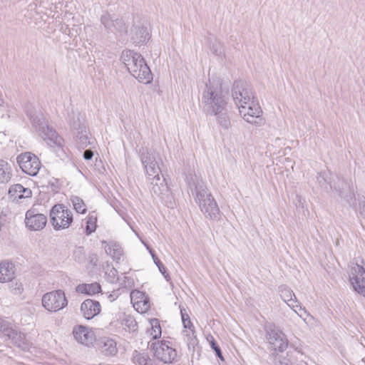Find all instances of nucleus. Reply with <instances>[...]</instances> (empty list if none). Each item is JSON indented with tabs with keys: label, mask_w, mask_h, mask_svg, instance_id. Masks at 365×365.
Returning a JSON list of instances; mask_svg holds the SVG:
<instances>
[{
	"label": "nucleus",
	"mask_w": 365,
	"mask_h": 365,
	"mask_svg": "<svg viewBox=\"0 0 365 365\" xmlns=\"http://www.w3.org/2000/svg\"><path fill=\"white\" fill-rule=\"evenodd\" d=\"M202 110L206 115L216 117L217 123L227 130L230 125V116L228 113L227 101L220 87L210 81L206 83L202 94Z\"/></svg>",
	"instance_id": "1"
},
{
	"label": "nucleus",
	"mask_w": 365,
	"mask_h": 365,
	"mask_svg": "<svg viewBox=\"0 0 365 365\" xmlns=\"http://www.w3.org/2000/svg\"><path fill=\"white\" fill-rule=\"evenodd\" d=\"M120 58L129 73L139 82L148 84L152 81L151 71L140 53L125 50L122 52Z\"/></svg>",
	"instance_id": "2"
},
{
	"label": "nucleus",
	"mask_w": 365,
	"mask_h": 365,
	"mask_svg": "<svg viewBox=\"0 0 365 365\" xmlns=\"http://www.w3.org/2000/svg\"><path fill=\"white\" fill-rule=\"evenodd\" d=\"M26 115L29 118L32 126L39 133L41 138L51 146L62 147L63 139L50 126L44 115L37 112L31 106L26 108Z\"/></svg>",
	"instance_id": "3"
},
{
	"label": "nucleus",
	"mask_w": 365,
	"mask_h": 365,
	"mask_svg": "<svg viewBox=\"0 0 365 365\" xmlns=\"http://www.w3.org/2000/svg\"><path fill=\"white\" fill-rule=\"evenodd\" d=\"M194 186V188L191 187V192L201 212L206 218L219 221L221 219V212L211 192L203 185L198 183Z\"/></svg>",
	"instance_id": "4"
},
{
	"label": "nucleus",
	"mask_w": 365,
	"mask_h": 365,
	"mask_svg": "<svg viewBox=\"0 0 365 365\" xmlns=\"http://www.w3.org/2000/svg\"><path fill=\"white\" fill-rule=\"evenodd\" d=\"M50 221L55 230H65L73 222V213L63 204H56L50 210Z\"/></svg>",
	"instance_id": "5"
},
{
	"label": "nucleus",
	"mask_w": 365,
	"mask_h": 365,
	"mask_svg": "<svg viewBox=\"0 0 365 365\" xmlns=\"http://www.w3.org/2000/svg\"><path fill=\"white\" fill-rule=\"evenodd\" d=\"M150 349L154 351V356L165 364H171L175 361L177 351L169 341L154 342L150 345Z\"/></svg>",
	"instance_id": "6"
},
{
	"label": "nucleus",
	"mask_w": 365,
	"mask_h": 365,
	"mask_svg": "<svg viewBox=\"0 0 365 365\" xmlns=\"http://www.w3.org/2000/svg\"><path fill=\"white\" fill-rule=\"evenodd\" d=\"M232 96L236 106L239 108L241 104L250 103L254 100L251 86L245 81H235L232 88Z\"/></svg>",
	"instance_id": "7"
},
{
	"label": "nucleus",
	"mask_w": 365,
	"mask_h": 365,
	"mask_svg": "<svg viewBox=\"0 0 365 365\" xmlns=\"http://www.w3.org/2000/svg\"><path fill=\"white\" fill-rule=\"evenodd\" d=\"M330 188L334 190L339 197L344 198L349 204L355 199L354 185L351 179H344L336 176V180L330 181Z\"/></svg>",
	"instance_id": "8"
},
{
	"label": "nucleus",
	"mask_w": 365,
	"mask_h": 365,
	"mask_svg": "<svg viewBox=\"0 0 365 365\" xmlns=\"http://www.w3.org/2000/svg\"><path fill=\"white\" fill-rule=\"evenodd\" d=\"M238 109L240 115L247 122L257 126L264 124V120L261 117L262 110L257 101H252L250 103L241 104Z\"/></svg>",
	"instance_id": "9"
},
{
	"label": "nucleus",
	"mask_w": 365,
	"mask_h": 365,
	"mask_svg": "<svg viewBox=\"0 0 365 365\" xmlns=\"http://www.w3.org/2000/svg\"><path fill=\"white\" fill-rule=\"evenodd\" d=\"M266 339L274 351L283 352L288 346V340L284 334L273 324L265 327Z\"/></svg>",
	"instance_id": "10"
},
{
	"label": "nucleus",
	"mask_w": 365,
	"mask_h": 365,
	"mask_svg": "<svg viewBox=\"0 0 365 365\" xmlns=\"http://www.w3.org/2000/svg\"><path fill=\"white\" fill-rule=\"evenodd\" d=\"M16 161L21 170L31 176H36L41 166L38 158L29 152L18 155Z\"/></svg>",
	"instance_id": "11"
},
{
	"label": "nucleus",
	"mask_w": 365,
	"mask_h": 365,
	"mask_svg": "<svg viewBox=\"0 0 365 365\" xmlns=\"http://www.w3.org/2000/svg\"><path fill=\"white\" fill-rule=\"evenodd\" d=\"M42 304L50 312H57L68 304L65 294L61 290H56L45 294L42 297Z\"/></svg>",
	"instance_id": "12"
},
{
	"label": "nucleus",
	"mask_w": 365,
	"mask_h": 365,
	"mask_svg": "<svg viewBox=\"0 0 365 365\" xmlns=\"http://www.w3.org/2000/svg\"><path fill=\"white\" fill-rule=\"evenodd\" d=\"M361 264L358 262L351 267L350 270L349 280L354 289L365 297V263L361 259Z\"/></svg>",
	"instance_id": "13"
},
{
	"label": "nucleus",
	"mask_w": 365,
	"mask_h": 365,
	"mask_svg": "<svg viewBox=\"0 0 365 365\" xmlns=\"http://www.w3.org/2000/svg\"><path fill=\"white\" fill-rule=\"evenodd\" d=\"M101 23L108 34H126L128 31V26L122 17L113 18L110 14L106 13L101 16Z\"/></svg>",
	"instance_id": "14"
},
{
	"label": "nucleus",
	"mask_w": 365,
	"mask_h": 365,
	"mask_svg": "<svg viewBox=\"0 0 365 365\" xmlns=\"http://www.w3.org/2000/svg\"><path fill=\"white\" fill-rule=\"evenodd\" d=\"M47 223V217L43 214L36 213L34 210H29L26 212L25 224L26 227L34 231L43 230Z\"/></svg>",
	"instance_id": "15"
},
{
	"label": "nucleus",
	"mask_w": 365,
	"mask_h": 365,
	"mask_svg": "<svg viewBox=\"0 0 365 365\" xmlns=\"http://www.w3.org/2000/svg\"><path fill=\"white\" fill-rule=\"evenodd\" d=\"M73 334L78 342L87 346L93 345L96 340L94 332L83 325L75 327Z\"/></svg>",
	"instance_id": "16"
},
{
	"label": "nucleus",
	"mask_w": 365,
	"mask_h": 365,
	"mask_svg": "<svg viewBox=\"0 0 365 365\" xmlns=\"http://www.w3.org/2000/svg\"><path fill=\"white\" fill-rule=\"evenodd\" d=\"M149 179L151 180L150 189L153 193L162 199L169 195L170 190L163 175L160 177V174H158V176H152Z\"/></svg>",
	"instance_id": "17"
},
{
	"label": "nucleus",
	"mask_w": 365,
	"mask_h": 365,
	"mask_svg": "<svg viewBox=\"0 0 365 365\" xmlns=\"http://www.w3.org/2000/svg\"><path fill=\"white\" fill-rule=\"evenodd\" d=\"M101 310L98 301L88 299L83 301L81 305V312L86 319H91L97 316Z\"/></svg>",
	"instance_id": "18"
},
{
	"label": "nucleus",
	"mask_w": 365,
	"mask_h": 365,
	"mask_svg": "<svg viewBox=\"0 0 365 365\" xmlns=\"http://www.w3.org/2000/svg\"><path fill=\"white\" fill-rule=\"evenodd\" d=\"M8 194L13 201H19L24 198L31 197L32 192L21 184H15L9 187Z\"/></svg>",
	"instance_id": "19"
},
{
	"label": "nucleus",
	"mask_w": 365,
	"mask_h": 365,
	"mask_svg": "<svg viewBox=\"0 0 365 365\" xmlns=\"http://www.w3.org/2000/svg\"><path fill=\"white\" fill-rule=\"evenodd\" d=\"M15 277V265L12 262H0V282L11 281Z\"/></svg>",
	"instance_id": "20"
},
{
	"label": "nucleus",
	"mask_w": 365,
	"mask_h": 365,
	"mask_svg": "<svg viewBox=\"0 0 365 365\" xmlns=\"http://www.w3.org/2000/svg\"><path fill=\"white\" fill-rule=\"evenodd\" d=\"M12 341L14 344L24 351L29 350L31 343L26 337V335L18 331L16 329H14V333L11 334V336H8Z\"/></svg>",
	"instance_id": "21"
},
{
	"label": "nucleus",
	"mask_w": 365,
	"mask_h": 365,
	"mask_svg": "<svg viewBox=\"0 0 365 365\" xmlns=\"http://www.w3.org/2000/svg\"><path fill=\"white\" fill-rule=\"evenodd\" d=\"M103 244H106L105 250L107 255H110L113 260L118 261L120 259L123 254V250L119 244L111 242L108 244L106 241H103Z\"/></svg>",
	"instance_id": "22"
},
{
	"label": "nucleus",
	"mask_w": 365,
	"mask_h": 365,
	"mask_svg": "<svg viewBox=\"0 0 365 365\" xmlns=\"http://www.w3.org/2000/svg\"><path fill=\"white\" fill-rule=\"evenodd\" d=\"M149 33L146 27L137 26L132 36L133 42L136 45L143 44L149 39Z\"/></svg>",
	"instance_id": "23"
},
{
	"label": "nucleus",
	"mask_w": 365,
	"mask_h": 365,
	"mask_svg": "<svg viewBox=\"0 0 365 365\" xmlns=\"http://www.w3.org/2000/svg\"><path fill=\"white\" fill-rule=\"evenodd\" d=\"M71 128L76 130V133H82L86 129L85 120L79 113L72 112V117L69 119Z\"/></svg>",
	"instance_id": "24"
},
{
	"label": "nucleus",
	"mask_w": 365,
	"mask_h": 365,
	"mask_svg": "<svg viewBox=\"0 0 365 365\" xmlns=\"http://www.w3.org/2000/svg\"><path fill=\"white\" fill-rule=\"evenodd\" d=\"M76 292L88 295H93L101 292V287L97 282L91 284H81L76 287Z\"/></svg>",
	"instance_id": "25"
},
{
	"label": "nucleus",
	"mask_w": 365,
	"mask_h": 365,
	"mask_svg": "<svg viewBox=\"0 0 365 365\" xmlns=\"http://www.w3.org/2000/svg\"><path fill=\"white\" fill-rule=\"evenodd\" d=\"M11 177V165L6 161L0 160V183L8 182Z\"/></svg>",
	"instance_id": "26"
},
{
	"label": "nucleus",
	"mask_w": 365,
	"mask_h": 365,
	"mask_svg": "<svg viewBox=\"0 0 365 365\" xmlns=\"http://www.w3.org/2000/svg\"><path fill=\"white\" fill-rule=\"evenodd\" d=\"M132 361L136 365H153L152 360L147 353L137 350L133 353Z\"/></svg>",
	"instance_id": "27"
},
{
	"label": "nucleus",
	"mask_w": 365,
	"mask_h": 365,
	"mask_svg": "<svg viewBox=\"0 0 365 365\" xmlns=\"http://www.w3.org/2000/svg\"><path fill=\"white\" fill-rule=\"evenodd\" d=\"M140 160L143 167H148V164H152V161L157 158V154L154 150L148 148H143L140 150Z\"/></svg>",
	"instance_id": "28"
},
{
	"label": "nucleus",
	"mask_w": 365,
	"mask_h": 365,
	"mask_svg": "<svg viewBox=\"0 0 365 365\" xmlns=\"http://www.w3.org/2000/svg\"><path fill=\"white\" fill-rule=\"evenodd\" d=\"M102 352L106 356H114L117 353L116 343L114 340L108 339L103 342Z\"/></svg>",
	"instance_id": "29"
},
{
	"label": "nucleus",
	"mask_w": 365,
	"mask_h": 365,
	"mask_svg": "<svg viewBox=\"0 0 365 365\" xmlns=\"http://www.w3.org/2000/svg\"><path fill=\"white\" fill-rule=\"evenodd\" d=\"M96 222H97V216L94 212L89 214L88 216L86 230L85 232L86 235H90L93 232H95L96 229Z\"/></svg>",
	"instance_id": "30"
},
{
	"label": "nucleus",
	"mask_w": 365,
	"mask_h": 365,
	"mask_svg": "<svg viewBox=\"0 0 365 365\" xmlns=\"http://www.w3.org/2000/svg\"><path fill=\"white\" fill-rule=\"evenodd\" d=\"M76 142L79 147L84 148L91 144L86 129L82 133H76Z\"/></svg>",
	"instance_id": "31"
},
{
	"label": "nucleus",
	"mask_w": 365,
	"mask_h": 365,
	"mask_svg": "<svg viewBox=\"0 0 365 365\" xmlns=\"http://www.w3.org/2000/svg\"><path fill=\"white\" fill-rule=\"evenodd\" d=\"M125 330L134 332L138 329V324L135 319L131 316H127L122 322Z\"/></svg>",
	"instance_id": "32"
},
{
	"label": "nucleus",
	"mask_w": 365,
	"mask_h": 365,
	"mask_svg": "<svg viewBox=\"0 0 365 365\" xmlns=\"http://www.w3.org/2000/svg\"><path fill=\"white\" fill-rule=\"evenodd\" d=\"M14 329L15 328L9 322L2 317H0V332H1L5 336H11V334L14 333Z\"/></svg>",
	"instance_id": "33"
},
{
	"label": "nucleus",
	"mask_w": 365,
	"mask_h": 365,
	"mask_svg": "<svg viewBox=\"0 0 365 365\" xmlns=\"http://www.w3.org/2000/svg\"><path fill=\"white\" fill-rule=\"evenodd\" d=\"M144 168L148 178L158 176V175L161 173L157 158L154 160V162L152 161V164H148V167H144Z\"/></svg>",
	"instance_id": "34"
},
{
	"label": "nucleus",
	"mask_w": 365,
	"mask_h": 365,
	"mask_svg": "<svg viewBox=\"0 0 365 365\" xmlns=\"http://www.w3.org/2000/svg\"><path fill=\"white\" fill-rule=\"evenodd\" d=\"M75 210L78 213L84 214L86 212V207L83 200L78 196H73L71 199Z\"/></svg>",
	"instance_id": "35"
},
{
	"label": "nucleus",
	"mask_w": 365,
	"mask_h": 365,
	"mask_svg": "<svg viewBox=\"0 0 365 365\" xmlns=\"http://www.w3.org/2000/svg\"><path fill=\"white\" fill-rule=\"evenodd\" d=\"M149 252L152 256V258L155 262V264L158 267L160 272L163 274L164 277L166 279L167 281H169L170 279V277L169 274L166 272V269L163 264L160 262V260L158 259L157 255H155V252L152 249H149Z\"/></svg>",
	"instance_id": "36"
},
{
	"label": "nucleus",
	"mask_w": 365,
	"mask_h": 365,
	"mask_svg": "<svg viewBox=\"0 0 365 365\" xmlns=\"http://www.w3.org/2000/svg\"><path fill=\"white\" fill-rule=\"evenodd\" d=\"M182 324L185 329H188L192 332V337L190 341L188 343V347L190 348V346H194L197 343V339L195 335V327L191 322L190 319L183 322Z\"/></svg>",
	"instance_id": "37"
},
{
	"label": "nucleus",
	"mask_w": 365,
	"mask_h": 365,
	"mask_svg": "<svg viewBox=\"0 0 365 365\" xmlns=\"http://www.w3.org/2000/svg\"><path fill=\"white\" fill-rule=\"evenodd\" d=\"M151 324V332L150 335H152L153 339H156L160 337L161 336V327L160 326V322L157 319H153L150 321Z\"/></svg>",
	"instance_id": "38"
},
{
	"label": "nucleus",
	"mask_w": 365,
	"mask_h": 365,
	"mask_svg": "<svg viewBox=\"0 0 365 365\" xmlns=\"http://www.w3.org/2000/svg\"><path fill=\"white\" fill-rule=\"evenodd\" d=\"M279 291L281 292V298L285 302H288L289 301H292L294 297L296 298L294 293L287 287L286 286H281L279 287Z\"/></svg>",
	"instance_id": "39"
},
{
	"label": "nucleus",
	"mask_w": 365,
	"mask_h": 365,
	"mask_svg": "<svg viewBox=\"0 0 365 365\" xmlns=\"http://www.w3.org/2000/svg\"><path fill=\"white\" fill-rule=\"evenodd\" d=\"M133 307L138 311L141 312H145L148 311L150 308V303L148 297H145L144 300L136 301L133 302Z\"/></svg>",
	"instance_id": "40"
},
{
	"label": "nucleus",
	"mask_w": 365,
	"mask_h": 365,
	"mask_svg": "<svg viewBox=\"0 0 365 365\" xmlns=\"http://www.w3.org/2000/svg\"><path fill=\"white\" fill-rule=\"evenodd\" d=\"M73 257L78 263L85 262L86 254L83 247H77L73 251Z\"/></svg>",
	"instance_id": "41"
},
{
	"label": "nucleus",
	"mask_w": 365,
	"mask_h": 365,
	"mask_svg": "<svg viewBox=\"0 0 365 365\" xmlns=\"http://www.w3.org/2000/svg\"><path fill=\"white\" fill-rule=\"evenodd\" d=\"M210 344L211 348L215 351L216 356L222 361H224V357L222 356V351L220 347L217 344V341L212 337V340L210 341Z\"/></svg>",
	"instance_id": "42"
},
{
	"label": "nucleus",
	"mask_w": 365,
	"mask_h": 365,
	"mask_svg": "<svg viewBox=\"0 0 365 365\" xmlns=\"http://www.w3.org/2000/svg\"><path fill=\"white\" fill-rule=\"evenodd\" d=\"M145 297L146 295L144 292L138 290L132 291L130 293V298L133 302L136 301H141L142 299L144 300Z\"/></svg>",
	"instance_id": "43"
},
{
	"label": "nucleus",
	"mask_w": 365,
	"mask_h": 365,
	"mask_svg": "<svg viewBox=\"0 0 365 365\" xmlns=\"http://www.w3.org/2000/svg\"><path fill=\"white\" fill-rule=\"evenodd\" d=\"M10 282V284H9V288L11 291V292L14 293V294H21L23 291V287H22V284L20 283H17V282H15V286H14V282L13 281V279L11 281H9Z\"/></svg>",
	"instance_id": "44"
},
{
	"label": "nucleus",
	"mask_w": 365,
	"mask_h": 365,
	"mask_svg": "<svg viewBox=\"0 0 365 365\" xmlns=\"http://www.w3.org/2000/svg\"><path fill=\"white\" fill-rule=\"evenodd\" d=\"M107 274H108V280L110 283H115L118 281V278L117 277L118 271L115 268H112Z\"/></svg>",
	"instance_id": "45"
},
{
	"label": "nucleus",
	"mask_w": 365,
	"mask_h": 365,
	"mask_svg": "<svg viewBox=\"0 0 365 365\" xmlns=\"http://www.w3.org/2000/svg\"><path fill=\"white\" fill-rule=\"evenodd\" d=\"M317 181L321 187L325 186L327 184H329L330 182L327 181V179L323 173H318Z\"/></svg>",
	"instance_id": "46"
},
{
	"label": "nucleus",
	"mask_w": 365,
	"mask_h": 365,
	"mask_svg": "<svg viewBox=\"0 0 365 365\" xmlns=\"http://www.w3.org/2000/svg\"><path fill=\"white\" fill-rule=\"evenodd\" d=\"M290 361L287 358H282L281 356H276L274 358L275 365H288Z\"/></svg>",
	"instance_id": "47"
},
{
	"label": "nucleus",
	"mask_w": 365,
	"mask_h": 365,
	"mask_svg": "<svg viewBox=\"0 0 365 365\" xmlns=\"http://www.w3.org/2000/svg\"><path fill=\"white\" fill-rule=\"evenodd\" d=\"M212 52L215 55H221L222 54V46L220 43L213 44L211 47Z\"/></svg>",
	"instance_id": "48"
},
{
	"label": "nucleus",
	"mask_w": 365,
	"mask_h": 365,
	"mask_svg": "<svg viewBox=\"0 0 365 365\" xmlns=\"http://www.w3.org/2000/svg\"><path fill=\"white\" fill-rule=\"evenodd\" d=\"M93 152L88 149V150H86L83 153V158L86 160H90L93 158Z\"/></svg>",
	"instance_id": "49"
},
{
	"label": "nucleus",
	"mask_w": 365,
	"mask_h": 365,
	"mask_svg": "<svg viewBox=\"0 0 365 365\" xmlns=\"http://www.w3.org/2000/svg\"><path fill=\"white\" fill-rule=\"evenodd\" d=\"M296 206L299 207H304V204L305 202L304 199L300 195L296 196Z\"/></svg>",
	"instance_id": "50"
},
{
	"label": "nucleus",
	"mask_w": 365,
	"mask_h": 365,
	"mask_svg": "<svg viewBox=\"0 0 365 365\" xmlns=\"http://www.w3.org/2000/svg\"><path fill=\"white\" fill-rule=\"evenodd\" d=\"M180 314H181V317H182V322H185V321H187V320H188L190 319V317L187 314V313L186 312L185 309L181 307H180Z\"/></svg>",
	"instance_id": "51"
},
{
	"label": "nucleus",
	"mask_w": 365,
	"mask_h": 365,
	"mask_svg": "<svg viewBox=\"0 0 365 365\" xmlns=\"http://www.w3.org/2000/svg\"><path fill=\"white\" fill-rule=\"evenodd\" d=\"M360 205V214L365 219V201L361 202Z\"/></svg>",
	"instance_id": "52"
},
{
	"label": "nucleus",
	"mask_w": 365,
	"mask_h": 365,
	"mask_svg": "<svg viewBox=\"0 0 365 365\" xmlns=\"http://www.w3.org/2000/svg\"><path fill=\"white\" fill-rule=\"evenodd\" d=\"M183 334L187 337V344L190 341L192 337V332L190 330H183Z\"/></svg>",
	"instance_id": "53"
},
{
	"label": "nucleus",
	"mask_w": 365,
	"mask_h": 365,
	"mask_svg": "<svg viewBox=\"0 0 365 365\" xmlns=\"http://www.w3.org/2000/svg\"><path fill=\"white\" fill-rule=\"evenodd\" d=\"M4 103V99L2 98L1 94L0 93V106Z\"/></svg>",
	"instance_id": "54"
},
{
	"label": "nucleus",
	"mask_w": 365,
	"mask_h": 365,
	"mask_svg": "<svg viewBox=\"0 0 365 365\" xmlns=\"http://www.w3.org/2000/svg\"><path fill=\"white\" fill-rule=\"evenodd\" d=\"M288 365H292V363H291V362H289Z\"/></svg>",
	"instance_id": "55"
}]
</instances>
